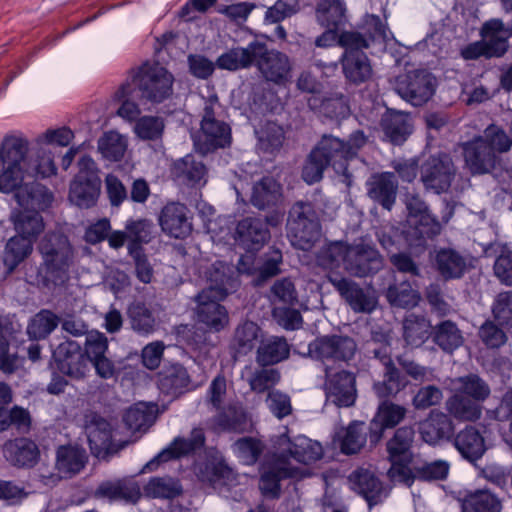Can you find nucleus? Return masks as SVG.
I'll return each mask as SVG.
<instances>
[{
	"label": "nucleus",
	"mask_w": 512,
	"mask_h": 512,
	"mask_svg": "<svg viewBox=\"0 0 512 512\" xmlns=\"http://www.w3.org/2000/svg\"><path fill=\"white\" fill-rule=\"evenodd\" d=\"M217 427L228 433L244 434L253 430V423L248 412L238 404H229L215 417Z\"/></svg>",
	"instance_id": "nucleus-33"
},
{
	"label": "nucleus",
	"mask_w": 512,
	"mask_h": 512,
	"mask_svg": "<svg viewBox=\"0 0 512 512\" xmlns=\"http://www.w3.org/2000/svg\"><path fill=\"white\" fill-rule=\"evenodd\" d=\"M3 452L7 460L19 467H32L39 459L38 446L28 438H16L7 442Z\"/></svg>",
	"instance_id": "nucleus-39"
},
{
	"label": "nucleus",
	"mask_w": 512,
	"mask_h": 512,
	"mask_svg": "<svg viewBox=\"0 0 512 512\" xmlns=\"http://www.w3.org/2000/svg\"><path fill=\"white\" fill-rule=\"evenodd\" d=\"M415 431L412 426H401L394 432L392 438L386 443L388 460L391 468L399 476H410L409 464L412 461V444Z\"/></svg>",
	"instance_id": "nucleus-19"
},
{
	"label": "nucleus",
	"mask_w": 512,
	"mask_h": 512,
	"mask_svg": "<svg viewBox=\"0 0 512 512\" xmlns=\"http://www.w3.org/2000/svg\"><path fill=\"white\" fill-rule=\"evenodd\" d=\"M456 173L451 155L445 152L430 155L420 164V181L425 190L437 195L449 191Z\"/></svg>",
	"instance_id": "nucleus-9"
},
{
	"label": "nucleus",
	"mask_w": 512,
	"mask_h": 512,
	"mask_svg": "<svg viewBox=\"0 0 512 512\" xmlns=\"http://www.w3.org/2000/svg\"><path fill=\"white\" fill-rule=\"evenodd\" d=\"M442 230L441 223L432 214L420 218L408 217L403 225L404 242L409 248H425Z\"/></svg>",
	"instance_id": "nucleus-22"
},
{
	"label": "nucleus",
	"mask_w": 512,
	"mask_h": 512,
	"mask_svg": "<svg viewBox=\"0 0 512 512\" xmlns=\"http://www.w3.org/2000/svg\"><path fill=\"white\" fill-rule=\"evenodd\" d=\"M33 242L31 238L19 234L7 241L3 254V263L9 273L13 272L31 254Z\"/></svg>",
	"instance_id": "nucleus-49"
},
{
	"label": "nucleus",
	"mask_w": 512,
	"mask_h": 512,
	"mask_svg": "<svg viewBox=\"0 0 512 512\" xmlns=\"http://www.w3.org/2000/svg\"><path fill=\"white\" fill-rule=\"evenodd\" d=\"M433 342L444 352L452 353L464 342L461 330L451 320H443L433 327Z\"/></svg>",
	"instance_id": "nucleus-48"
},
{
	"label": "nucleus",
	"mask_w": 512,
	"mask_h": 512,
	"mask_svg": "<svg viewBox=\"0 0 512 512\" xmlns=\"http://www.w3.org/2000/svg\"><path fill=\"white\" fill-rule=\"evenodd\" d=\"M407 409L392 401L379 402L373 418L369 421L370 450L382 440L385 430L395 428L406 416Z\"/></svg>",
	"instance_id": "nucleus-21"
},
{
	"label": "nucleus",
	"mask_w": 512,
	"mask_h": 512,
	"mask_svg": "<svg viewBox=\"0 0 512 512\" xmlns=\"http://www.w3.org/2000/svg\"><path fill=\"white\" fill-rule=\"evenodd\" d=\"M38 250L43 260L38 268V283L47 287L64 284L69 279L73 261V247L68 237L59 231L48 232Z\"/></svg>",
	"instance_id": "nucleus-4"
},
{
	"label": "nucleus",
	"mask_w": 512,
	"mask_h": 512,
	"mask_svg": "<svg viewBox=\"0 0 512 512\" xmlns=\"http://www.w3.org/2000/svg\"><path fill=\"white\" fill-rule=\"evenodd\" d=\"M476 138L482 139L484 145L489 147L498 156L501 153L508 152L512 147V138L502 127L496 124L488 125L483 135Z\"/></svg>",
	"instance_id": "nucleus-60"
},
{
	"label": "nucleus",
	"mask_w": 512,
	"mask_h": 512,
	"mask_svg": "<svg viewBox=\"0 0 512 512\" xmlns=\"http://www.w3.org/2000/svg\"><path fill=\"white\" fill-rule=\"evenodd\" d=\"M290 348L284 337L271 336L262 340L257 349L256 360L259 365L271 366L289 357Z\"/></svg>",
	"instance_id": "nucleus-41"
},
{
	"label": "nucleus",
	"mask_w": 512,
	"mask_h": 512,
	"mask_svg": "<svg viewBox=\"0 0 512 512\" xmlns=\"http://www.w3.org/2000/svg\"><path fill=\"white\" fill-rule=\"evenodd\" d=\"M436 85V78L431 72L425 69H417L399 77L395 90L402 99L415 107H419L432 98Z\"/></svg>",
	"instance_id": "nucleus-14"
},
{
	"label": "nucleus",
	"mask_w": 512,
	"mask_h": 512,
	"mask_svg": "<svg viewBox=\"0 0 512 512\" xmlns=\"http://www.w3.org/2000/svg\"><path fill=\"white\" fill-rule=\"evenodd\" d=\"M357 344L355 340L342 334L319 335L307 347L304 357L325 362H349L355 356Z\"/></svg>",
	"instance_id": "nucleus-10"
},
{
	"label": "nucleus",
	"mask_w": 512,
	"mask_h": 512,
	"mask_svg": "<svg viewBox=\"0 0 512 512\" xmlns=\"http://www.w3.org/2000/svg\"><path fill=\"white\" fill-rule=\"evenodd\" d=\"M14 199L23 211L14 212L12 220L17 234L29 237L34 241L44 229L41 214L34 208L39 204L38 197L51 201L53 196L44 186L37 183L25 184L23 188L14 190Z\"/></svg>",
	"instance_id": "nucleus-5"
},
{
	"label": "nucleus",
	"mask_w": 512,
	"mask_h": 512,
	"mask_svg": "<svg viewBox=\"0 0 512 512\" xmlns=\"http://www.w3.org/2000/svg\"><path fill=\"white\" fill-rule=\"evenodd\" d=\"M501 502L487 489L468 493L462 501V512H500Z\"/></svg>",
	"instance_id": "nucleus-51"
},
{
	"label": "nucleus",
	"mask_w": 512,
	"mask_h": 512,
	"mask_svg": "<svg viewBox=\"0 0 512 512\" xmlns=\"http://www.w3.org/2000/svg\"><path fill=\"white\" fill-rule=\"evenodd\" d=\"M380 127L384 140L394 146L403 145L414 131L410 114L393 109H387L382 115Z\"/></svg>",
	"instance_id": "nucleus-29"
},
{
	"label": "nucleus",
	"mask_w": 512,
	"mask_h": 512,
	"mask_svg": "<svg viewBox=\"0 0 512 512\" xmlns=\"http://www.w3.org/2000/svg\"><path fill=\"white\" fill-rule=\"evenodd\" d=\"M253 65H255L266 81L277 85L286 84L291 78L289 57L278 50H269L265 42L254 40L251 47Z\"/></svg>",
	"instance_id": "nucleus-11"
},
{
	"label": "nucleus",
	"mask_w": 512,
	"mask_h": 512,
	"mask_svg": "<svg viewBox=\"0 0 512 512\" xmlns=\"http://www.w3.org/2000/svg\"><path fill=\"white\" fill-rule=\"evenodd\" d=\"M408 380L397 367H390L383 371V380L373 384V392L380 402L391 401L392 398L404 390Z\"/></svg>",
	"instance_id": "nucleus-47"
},
{
	"label": "nucleus",
	"mask_w": 512,
	"mask_h": 512,
	"mask_svg": "<svg viewBox=\"0 0 512 512\" xmlns=\"http://www.w3.org/2000/svg\"><path fill=\"white\" fill-rule=\"evenodd\" d=\"M281 197V185L269 176L262 177L252 189L251 203L258 209L275 206Z\"/></svg>",
	"instance_id": "nucleus-46"
},
{
	"label": "nucleus",
	"mask_w": 512,
	"mask_h": 512,
	"mask_svg": "<svg viewBox=\"0 0 512 512\" xmlns=\"http://www.w3.org/2000/svg\"><path fill=\"white\" fill-rule=\"evenodd\" d=\"M431 263L433 269L445 282L461 279L468 268L466 257L450 247L436 249Z\"/></svg>",
	"instance_id": "nucleus-26"
},
{
	"label": "nucleus",
	"mask_w": 512,
	"mask_h": 512,
	"mask_svg": "<svg viewBox=\"0 0 512 512\" xmlns=\"http://www.w3.org/2000/svg\"><path fill=\"white\" fill-rule=\"evenodd\" d=\"M260 327L252 321L239 324L235 330L232 347L237 354L246 355L251 352L259 338Z\"/></svg>",
	"instance_id": "nucleus-54"
},
{
	"label": "nucleus",
	"mask_w": 512,
	"mask_h": 512,
	"mask_svg": "<svg viewBox=\"0 0 512 512\" xmlns=\"http://www.w3.org/2000/svg\"><path fill=\"white\" fill-rule=\"evenodd\" d=\"M112 430L111 424L99 414L94 412L86 414L85 433L91 453L96 458L106 460L128 444V441L114 443Z\"/></svg>",
	"instance_id": "nucleus-13"
},
{
	"label": "nucleus",
	"mask_w": 512,
	"mask_h": 512,
	"mask_svg": "<svg viewBox=\"0 0 512 512\" xmlns=\"http://www.w3.org/2000/svg\"><path fill=\"white\" fill-rule=\"evenodd\" d=\"M274 447L278 450L276 454L285 455L287 461L292 458L301 464H312L323 457V447L320 442L312 440L305 435L290 437L283 433L274 441Z\"/></svg>",
	"instance_id": "nucleus-15"
},
{
	"label": "nucleus",
	"mask_w": 512,
	"mask_h": 512,
	"mask_svg": "<svg viewBox=\"0 0 512 512\" xmlns=\"http://www.w3.org/2000/svg\"><path fill=\"white\" fill-rule=\"evenodd\" d=\"M368 197L383 209L390 211L397 197L398 182L393 172L373 173L366 181Z\"/></svg>",
	"instance_id": "nucleus-27"
},
{
	"label": "nucleus",
	"mask_w": 512,
	"mask_h": 512,
	"mask_svg": "<svg viewBox=\"0 0 512 512\" xmlns=\"http://www.w3.org/2000/svg\"><path fill=\"white\" fill-rule=\"evenodd\" d=\"M433 327L423 315L408 314L403 320V338L414 347H420L429 337H432Z\"/></svg>",
	"instance_id": "nucleus-42"
},
{
	"label": "nucleus",
	"mask_w": 512,
	"mask_h": 512,
	"mask_svg": "<svg viewBox=\"0 0 512 512\" xmlns=\"http://www.w3.org/2000/svg\"><path fill=\"white\" fill-rule=\"evenodd\" d=\"M209 286L195 298L196 321L209 332H220L229 323V314L219 302L237 291L240 282L233 269L222 261L214 263L208 273Z\"/></svg>",
	"instance_id": "nucleus-2"
},
{
	"label": "nucleus",
	"mask_w": 512,
	"mask_h": 512,
	"mask_svg": "<svg viewBox=\"0 0 512 512\" xmlns=\"http://www.w3.org/2000/svg\"><path fill=\"white\" fill-rule=\"evenodd\" d=\"M127 148L124 137L116 131H108L98 140V150L110 161H119Z\"/></svg>",
	"instance_id": "nucleus-59"
},
{
	"label": "nucleus",
	"mask_w": 512,
	"mask_h": 512,
	"mask_svg": "<svg viewBox=\"0 0 512 512\" xmlns=\"http://www.w3.org/2000/svg\"><path fill=\"white\" fill-rule=\"evenodd\" d=\"M258 148L267 154L278 152L285 140V132L282 126L273 121H267L256 130Z\"/></svg>",
	"instance_id": "nucleus-52"
},
{
	"label": "nucleus",
	"mask_w": 512,
	"mask_h": 512,
	"mask_svg": "<svg viewBox=\"0 0 512 512\" xmlns=\"http://www.w3.org/2000/svg\"><path fill=\"white\" fill-rule=\"evenodd\" d=\"M200 131L198 145L204 153L225 148L231 143V128L225 121L216 118L212 105H206L203 110Z\"/></svg>",
	"instance_id": "nucleus-16"
},
{
	"label": "nucleus",
	"mask_w": 512,
	"mask_h": 512,
	"mask_svg": "<svg viewBox=\"0 0 512 512\" xmlns=\"http://www.w3.org/2000/svg\"><path fill=\"white\" fill-rule=\"evenodd\" d=\"M254 40L247 47H236L222 53L215 62V67L222 70L237 71L253 66V52L251 47Z\"/></svg>",
	"instance_id": "nucleus-50"
},
{
	"label": "nucleus",
	"mask_w": 512,
	"mask_h": 512,
	"mask_svg": "<svg viewBox=\"0 0 512 512\" xmlns=\"http://www.w3.org/2000/svg\"><path fill=\"white\" fill-rule=\"evenodd\" d=\"M52 358L55 368L64 375L79 379L84 377L88 370L87 357L77 341L61 342L54 349Z\"/></svg>",
	"instance_id": "nucleus-20"
},
{
	"label": "nucleus",
	"mask_w": 512,
	"mask_h": 512,
	"mask_svg": "<svg viewBox=\"0 0 512 512\" xmlns=\"http://www.w3.org/2000/svg\"><path fill=\"white\" fill-rule=\"evenodd\" d=\"M59 324V318L49 310H41L29 322L27 333L31 339H43Z\"/></svg>",
	"instance_id": "nucleus-58"
},
{
	"label": "nucleus",
	"mask_w": 512,
	"mask_h": 512,
	"mask_svg": "<svg viewBox=\"0 0 512 512\" xmlns=\"http://www.w3.org/2000/svg\"><path fill=\"white\" fill-rule=\"evenodd\" d=\"M463 156L466 166L474 175L490 173L500 162V156L486 145L482 139L476 137L463 145Z\"/></svg>",
	"instance_id": "nucleus-30"
},
{
	"label": "nucleus",
	"mask_w": 512,
	"mask_h": 512,
	"mask_svg": "<svg viewBox=\"0 0 512 512\" xmlns=\"http://www.w3.org/2000/svg\"><path fill=\"white\" fill-rule=\"evenodd\" d=\"M188 208L180 202H169L161 210L159 224L164 233L176 239H184L192 231Z\"/></svg>",
	"instance_id": "nucleus-28"
},
{
	"label": "nucleus",
	"mask_w": 512,
	"mask_h": 512,
	"mask_svg": "<svg viewBox=\"0 0 512 512\" xmlns=\"http://www.w3.org/2000/svg\"><path fill=\"white\" fill-rule=\"evenodd\" d=\"M447 409L458 419L475 421L481 416L480 404L460 391L449 398Z\"/></svg>",
	"instance_id": "nucleus-55"
},
{
	"label": "nucleus",
	"mask_w": 512,
	"mask_h": 512,
	"mask_svg": "<svg viewBox=\"0 0 512 512\" xmlns=\"http://www.w3.org/2000/svg\"><path fill=\"white\" fill-rule=\"evenodd\" d=\"M300 469L291 465L285 455L274 454L260 467L259 490L264 498L277 500L281 496V481L298 477Z\"/></svg>",
	"instance_id": "nucleus-12"
},
{
	"label": "nucleus",
	"mask_w": 512,
	"mask_h": 512,
	"mask_svg": "<svg viewBox=\"0 0 512 512\" xmlns=\"http://www.w3.org/2000/svg\"><path fill=\"white\" fill-rule=\"evenodd\" d=\"M88 456L78 445H62L56 452V469L62 478H71L86 465Z\"/></svg>",
	"instance_id": "nucleus-37"
},
{
	"label": "nucleus",
	"mask_w": 512,
	"mask_h": 512,
	"mask_svg": "<svg viewBox=\"0 0 512 512\" xmlns=\"http://www.w3.org/2000/svg\"><path fill=\"white\" fill-rule=\"evenodd\" d=\"M202 479L211 484L230 481L233 478V470L227 464L224 457L218 453L209 457L201 470Z\"/></svg>",
	"instance_id": "nucleus-57"
},
{
	"label": "nucleus",
	"mask_w": 512,
	"mask_h": 512,
	"mask_svg": "<svg viewBox=\"0 0 512 512\" xmlns=\"http://www.w3.org/2000/svg\"><path fill=\"white\" fill-rule=\"evenodd\" d=\"M143 493L151 499L173 500L183 493V487L178 478L171 476L151 477L144 485Z\"/></svg>",
	"instance_id": "nucleus-45"
},
{
	"label": "nucleus",
	"mask_w": 512,
	"mask_h": 512,
	"mask_svg": "<svg viewBox=\"0 0 512 512\" xmlns=\"http://www.w3.org/2000/svg\"><path fill=\"white\" fill-rule=\"evenodd\" d=\"M329 368L325 369L327 380L325 388L327 395L338 407H350L354 405L357 397L356 376L353 372L341 370L328 374Z\"/></svg>",
	"instance_id": "nucleus-25"
},
{
	"label": "nucleus",
	"mask_w": 512,
	"mask_h": 512,
	"mask_svg": "<svg viewBox=\"0 0 512 512\" xmlns=\"http://www.w3.org/2000/svg\"><path fill=\"white\" fill-rule=\"evenodd\" d=\"M171 177L178 185L195 187L206 174V167L192 154L175 161L170 170Z\"/></svg>",
	"instance_id": "nucleus-36"
},
{
	"label": "nucleus",
	"mask_w": 512,
	"mask_h": 512,
	"mask_svg": "<svg viewBox=\"0 0 512 512\" xmlns=\"http://www.w3.org/2000/svg\"><path fill=\"white\" fill-rule=\"evenodd\" d=\"M352 245H348L342 241H335L324 247L319 254L320 264L329 271L336 270L340 266V262L347 264L348 252Z\"/></svg>",
	"instance_id": "nucleus-61"
},
{
	"label": "nucleus",
	"mask_w": 512,
	"mask_h": 512,
	"mask_svg": "<svg viewBox=\"0 0 512 512\" xmlns=\"http://www.w3.org/2000/svg\"><path fill=\"white\" fill-rule=\"evenodd\" d=\"M452 440L461 456L471 463L482 458L486 451L484 437L474 426H466Z\"/></svg>",
	"instance_id": "nucleus-35"
},
{
	"label": "nucleus",
	"mask_w": 512,
	"mask_h": 512,
	"mask_svg": "<svg viewBox=\"0 0 512 512\" xmlns=\"http://www.w3.org/2000/svg\"><path fill=\"white\" fill-rule=\"evenodd\" d=\"M78 172L70 183L69 200L79 208L96 205L101 191L99 168L92 157L84 155L77 163Z\"/></svg>",
	"instance_id": "nucleus-8"
},
{
	"label": "nucleus",
	"mask_w": 512,
	"mask_h": 512,
	"mask_svg": "<svg viewBox=\"0 0 512 512\" xmlns=\"http://www.w3.org/2000/svg\"><path fill=\"white\" fill-rule=\"evenodd\" d=\"M190 383L187 369L181 364H173L159 373L157 385L161 393L177 397L189 390Z\"/></svg>",
	"instance_id": "nucleus-38"
},
{
	"label": "nucleus",
	"mask_w": 512,
	"mask_h": 512,
	"mask_svg": "<svg viewBox=\"0 0 512 512\" xmlns=\"http://www.w3.org/2000/svg\"><path fill=\"white\" fill-rule=\"evenodd\" d=\"M165 122L162 117L144 115L134 121L133 132L137 138L144 141H156L162 138Z\"/></svg>",
	"instance_id": "nucleus-56"
},
{
	"label": "nucleus",
	"mask_w": 512,
	"mask_h": 512,
	"mask_svg": "<svg viewBox=\"0 0 512 512\" xmlns=\"http://www.w3.org/2000/svg\"><path fill=\"white\" fill-rule=\"evenodd\" d=\"M388 302L395 307L410 309L418 305L420 294L409 281L390 285L386 291Z\"/></svg>",
	"instance_id": "nucleus-53"
},
{
	"label": "nucleus",
	"mask_w": 512,
	"mask_h": 512,
	"mask_svg": "<svg viewBox=\"0 0 512 512\" xmlns=\"http://www.w3.org/2000/svg\"><path fill=\"white\" fill-rule=\"evenodd\" d=\"M383 266L378 250L368 244L352 245L347 256L345 270L355 277H367L376 274Z\"/></svg>",
	"instance_id": "nucleus-23"
},
{
	"label": "nucleus",
	"mask_w": 512,
	"mask_h": 512,
	"mask_svg": "<svg viewBox=\"0 0 512 512\" xmlns=\"http://www.w3.org/2000/svg\"><path fill=\"white\" fill-rule=\"evenodd\" d=\"M419 433L425 443L435 446L441 442L452 440L454 424L445 413L431 411L428 417L419 424Z\"/></svg>",
	"instance_id": "nucleus-31"
},
{
	"label": "nucleus",
	"mask_w": 512,
	"mask_h": 512,
	"mask_svg": "<svg viewBox=\"0 0 512 512\" xmlns=\"http://www.w3.org/2000/svg\"><path fill=\"white\" fill-rule=\"evenodd\" d=\"M326 279L354 312L371 313L375 309L376 301L373 297L367 294L358 283L345 277L341 272L328 271Z\"/></svg>",
	"instance_id": "nucleus-18"
},
{
	"label": "nucleus",
	"mask_w": 512,
	"mask_h": 512,
	"mask_svg": "<svg viewBox=\"0 0 512 512\" xmlns=\"http://www.w3.org/2000/svg\"><path fill=\"white\" fill-rule=\"evenodd\" d=\"M97 499L109 502L128 500V482L125 478L102 481L94 492Z\"/></svg>",
	"instance_id": "nucleus-64"
},
{
	"label": "nucleus",
	"mask_w": 512,
	"mask_h": 512,
	"mask_svg": "<svg viewBox=\"0 0 512 512\" xmlns=\"http://www.w3.org/2000/svg\"><path fill=\"white\" fill-rule=\"evenodd\" d=\"M270 239L267 223L260 218L246 217L236 226L235 240L248 253L260 251Z\"/></svg>",
	"instance_id": "nucleus-24"
},
{
	"label": "nucleus",
	"mask_w": 512,
	"mask_h": 512,
	"mask_svg": "<svg viewBox=\"0 0 512 512\" xmlns=\"http://www.w3.org/2000/svg\"><path fill=\"white\" fill-rule=\"evenodd\" d=\"M350 158L345 149V140L324 134L308 154L302 168V179L309 185L322 180L325 170L332 167L343 182L351 185L353 175L349 171Z\"/></svg>",
	"instance_id": "nucleus-3"
},
{
	"label": "nucleus",
	"mask_w": 512,
	"mask_h": 512,
	"mask_svg": "<svg viewBox=\"0 0 512 512\" xmlns=\"http://www.w3.org/2000/svg\"><path fill=\"white\" fill-rule=\"evenodd\" d=\"M206 443L204 430L200 427L193 428L189 438L176 436L164 449H162L147 464L146 468L150 471L156 469L161 463L171 460H179L181 458L194 455L201 450Z\"/></svg>",
	"instance_id": "nucleus-17"
},
{
	"label": "nucleus",
	"mask_w": 512,
	"mask_h": 512,
	"mask_svg": "<svg viewBox=\"0 0 512 512\" xmlns=\"http://www.w3.org/2000/svg\"><path fill=\"white\" fill-rule=\"evenodd\" d=\"M449 473V464L446 461L437 460L431 463H426L422 467L415 469L413 475L410 471V476L403 477L408 485H411L414 479L420 481H437L445 480Z\"/></svg>",
	"instance_id": "nucleus-62"
},
{
	"label": "nucleus",
	"mask_w": 512,
	"mask_h": 512,
	"mask_svg": "<svg viewBox=\"0 0 512 512\" xmlns=\"http://www.w3.org/2000/svg\"><path fill=\"white\" fill-rule=\"evenodd\" d=\"M342 72L350 84L360 85L372 77L370 60L363 51L344 52L340 58Z\"/></svg>",
	"instance_id": "nucleus-34"
},
{
	"label": "nucleus",
	"mask_w": 512,
	"mask_h": 512,
	"mask_svg": "<svg viewBox=\"0 0 512 512\" xmlns=\"http://www.w3.org/2000/svg\"><path fill=\"white\" fill-rule=\"evenodd\" d=\"M133 82L143 104H162L174 93V75L159 64H143L133 76Z\"/></svg>",
	"instance_id": "nucleus-6"
},
{
	"label": "nucleus",
	"mask_w": 512,
	"mask_h": 512,
	"mask_svg": "<svg viewBox=\"0 0 512 512\" xmlns=\"http://www.w3.org/2000/svg\"><path fill=\"white\" fill-rule=\"evenodd\" d=\"M50 150L39 148L35 159L29 156V140L20 132L7 134L0 144V192L23 188L25 175L45 179L56 175Z\"/></svg>",
	"instance_id": "nucleus-1"
},
{
	"label": "nucleus",
	"mask_w": 512,
	"mask_h": 512,
	"mask_svg": "<svg viewBox=\"0 0 512 512\" xmlns=\"http://www.w3.org/2000/svg\"><path fill=\"white\" fill-rule=\"evenodd\" d=\"M286 229L294 247L309 250L321 235V223L314 204L296 201L289 209Z\"/></svg>",
	"instance_id": "nucleus-7"
},
{
	"label": "nucleus",
	"mask_w": 512,
	"mask_h": 512,
	"mask_svg": "<svg viewBox=\"0 0 512 512\" xmlns=\"http://www.w3.org/2000/svg\"><path fill=\"white\" fill-rule=\"evenodd\" d=\"M493 319L506 330L512 329V291L498 293L491 305Z\"/></svg>",
	"instance_id": "nucleus-63"
},
{
	"label": "nucleus",
	"mask_w": 512,
	"mask_h": 512,
	"mask_svg": "<svg viewBox=\"0 0 512 512\" xmlns=\"http://www.w3.org/2000/svg\"><path fill=\"white\" fill-rule=\"evenodd\" d=\"M367 441L370 445L369 423L352 421L340 439V451L345 455L357 454Z\"/></svg>",
	"instance_id": "nucleus-44"
},
{
	"label": "nucleus",
	"mask_w": 512,
	"mask_h": 512,
	"mask_svg": "<svg viewBox=\"0 0 512 512\" xmlns=\"http://www.w3.org/2000/svg\"><path fill=\"white\" fill-rule=\"evenodd\" d=\"M345 12V4L341 0H320L315 9L317 22L333 30H339L345 25Z\"/></svg>",
	"instance_id": "nucleus-43"
},
{
	"label": "nucleus",
	"mask_w": 512,
	"mask_h": 512,
	"mask_svg": "<svg viewBox=\"0 0 512 512\" xmlns=\"http://www.w3.org/2000/svg\"><path fill=\"white\" fill-rule=\"evenodd\" d=\"M157 415L158 405L154 402H137L130 405V444L137 441L136 432H147Z\"/></svg>",
	"instance_id": "nucleus-40"
},
{
	"label": "nucleus",
	"mask_w": 512,
	"mask_h": 512,
	"mask_svg": "<svg viewBox=\"0 0 512 512\" xmlns=\"http://www.w3.org/2000/svg\"><path fill=\"white\" fill-rule=\"evenodd\" d=\"M348 480L351 489L362 496L369 507L380 503L383 484L375 473L365 468H358L349 475Z\"/></svg>",
	"instance_id": "nucleus-32"
}]
</instances>
